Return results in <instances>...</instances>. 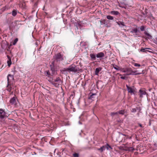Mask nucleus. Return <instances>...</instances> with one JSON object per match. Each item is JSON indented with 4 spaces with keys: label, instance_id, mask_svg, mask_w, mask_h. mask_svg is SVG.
<instances>
[{
    "label": "nucleus",
    "instance_id": "nucleus-1",
    "mask_svg": "<svg viewBox=\"0 0 157 157\" xmlns=\"http://www.w3.org/2000/svg\"><path fill=\"white\" fill-rule=\"evenodd\" d=\"M54 60L52 63V64L54 66H55L58 63L59 60V53H57L55 54L54 57Z\"/></svg>",
    "mask_w": 157,
    "mask_h": 157
},
{
    "label": "nucleus",
    "instance_id": "nucleus-2",
    "mask_svg": "<svg viewBox=\"0 0 157 157\" xmlns=\"http://www.w3.org/2000/svg\"><path fill=\"white\" fill-rule=\"evenodd\" d=\"M7 113L5 111L4 109H0V119H3L4 118L7 116Z\"/></svg>",
    "mask_w": 157,
    "mask_h": 157
},
{
    "label": "nucleus",
    "instance_id": "nucleus-3",
    "mask_svg": "<svg viewBox=\"0 0 157 157\" xmlns=\"http://www.w3.org/2000/svg\"><path fill=\"white\" fill-rule=\"evenodd\" d=\"M68 70L71 71L76 72L80 71L79 68L77 66H72L68 68Z\"/></svg>",
    "mask_w": 157,
    "mask_h": 157
},
{
    "label": "nucleus",
    "instance_id": "nucleus-4",
    "mask_svg": "<svg viewBox=\"0 0 157 157\" xmlns=\"http://www.w3.org/2000/svg\"><path fill=\"white\" fill-rule=\"evenodd\" d=\"M17 98L16 96L11 98L10 100V103L13 105H16L17 104Z\"/></svg>",
    "mask_w": 157,
    "mask_h": 157
},
{
    "label": "nucleus",
    "instance_id": "nucleus-5",
    "mask_svg": "<svg viewBox=\"0 0 157 157\" xmlns=\"http://www.w3.org/2000/svg\"><path fill=\"white\" fill-rule=\"evenodd\" d=\"M140 32L139 30L136 27L134 29H132L130 31V33L133 34V35H137L138 32Z\"/></svg>",
    "mask_w": 157,
    "mask_h": 157
},
{
    "label": "nucleus",
    "instance_id": "nucleus-6",
    "mask_svg": "<svg viewBox=\"0 0 157 157\" xmlns=\"http://www.w3.org/2000/svg\"><path fill=\"white\" fill-rule=\"evenodd\" d=\"M8 83H11V82L13 80V75L9 74L8 75L7 77Z\"/></svg>",
    "mask_w": 157,
    "mask_h": 157
},
{
    "label": "nucleus",
    "instance_id": "nucleus-7",
    "mask_svg": "<svg viewBox=\"0 0 157 157\" xmlns=\"http://www.w3.org/2000/svg\"><path fill=\"white\" fill-rule=\"evenodd\" d=\"M110 13L112 15L115 16L119 15L120 14L119 12L117 11H111L110 12Z\"/></svg>",
    "mask_w": 157,
    "mask_h": 157
},
{
    "label": "nucleus",
    "instance_id": "nucleus-8",
    "mask_svg": "<svg viewBox=\"0 0 157 157\" xmlns=\"http://www.w3.org/2000/svg\"><path fill=\"white\" fill-rule=\"evenodd\" d=\"M104 54L102 52H100L96 55V57L98 58H102L104 56Z\"/></svg>",
    "mask_w": 157,
    "mask_h": 157
},
{
    "label": "nucleus",
    "instance_id": "nucleus-9",
    "mask_svg": "<svg viewBox=\"0 0 157 157\" xmlns=\"http://www.w3.org/2000/svg\"><path fill=\"white\" fill-rule=\"evenodd\" d=\"M149 49H151L149 48H141L140 50V51L141 52L146 53L147 52H150L148 50Z\"/></svg>",
    "mask_w": 157,
    "mask_h": 157
},
{
    "label": "nucleus",
    "instance_id": "nucleus-10",
    "mask_svg": "<svg viewBox=\"0 0 157 157\" xmlns=\"http://www.w3.org/2000/svg\"><path fill=\"white\" fill-rule=\"evenodd\" d=\"M139 92L140 93V97L141 98L143 97V95H145L146 94V93L145 91L141 90H139Z\"/></svg>",
    "mask_w": 157,
    "mask_h": 157
},
{
    "label": "nucleus",
    "instance_id": "nucleus-11",
    "mask_svg": "<svg viewBox=\"0 0 157 157\" xmlns=\"http://www.w3.org/2000/svg\"><path fill=\"white\" fill-rule=\"evenodd\" d=\"M126 87L127 89V90L128 92L130 93H134V91L132 88L129 87L127 85H126Z\"/></svg>",
    "mask_w": 157,
    "mask_h": 157
},
{
    "label": "nucleus",
    "instance_id": "nucleus-12",
    "mask_svg": "<svg viewBox=\"0 0 157 157\" xmlns=\"http://www.w3.org/2000/svg\"><path fill=\"white\" fill-rule=\"evenodd\" d=\"M13 85L12 83H8L7 86V90L8 91L10 92L12 90V86Z\"/></svg>",
    "mask_w": 157,
    "mask_h": 157
},
{
    "label": "nucleus",
    "instance_id": "nucleus-13",
    "mask_svg": "<svg viewBox=\"0 0 157 157\" xmlns=\"http://www.w3.org/2000/svg\"><path fill=\"white\" fill-rule=\"evenodd\" d=\"M137 71H133L132 69L131 70V73L130 74H131V75H140L141 74V73H137Z\"/></svg>",
    "mask_w": 157,
    "mask_h": 157
},
{
    "label": "nucleus",
    "instance_id": "nucleus-14",
    "mask_svg": "<svg viewBox=\"0 0 157 157\" xmlns=\"http://www.w3.org/2000/svg\"><path fill=\"white\" fill-rule=\"evenodd\" d=\"M59 80V78H57L55 80V82H53V84L56 87H58L59 85V84L56 82Z\"/></svg>",
    "mask_w": 157,
    "mask_h": 157
},
{
    "label": "nucleus",
    "instance_id": "nucleus-15",
    "mask_svg": "<svg viewBox=\"0 0 157 157\" xmlns=\"http://www.w3.org/2000/svg\"><path fill=\"white\" fill-rule=\"evenodd\" d=\"M101 68L98 67L96 69L95 71V74L96 75H98L99 72L101 70Z\"/></svg>",
    "mask_w": 157,
    "mask_h": 157
},
{
    "label": "nucleus",
    "instance_id": "nucleus-16",
    "mask_svg": "<svg viewBox=\"0 0 157 157\" xmlns=\"http://www.w3.org/2000/svg\"><path fill=\"white\" fill-rule=\"evenodd\" d=\"M132 69L131 68H127V73L126 74H124V75H131V74H129L131 73Z\"/></svg>",
    "mask_w": 157,
    "mask_h": 157
},
{
    "label": "nucleus",
    "instance_id": "nucleus-17",
    "mask_svg": "<svg viewBox=\"0 0 157 157\" xmlns=\"http://www.w3.org/2000/svg\"><path fill=\"white\" fill-rule=\"evenodd\" d=\"M61 92H60V95L62 96V97L61 98V100H64V98L63 97L64 95V93L63 92V91L62 89V87H61Z\"/></svg>",
    "mask_w": 157,
    "mask_h": 157
},
{
    "label": "nucleus",
    "instance_id": "nucleus-18",
    "mask_svg": "<svg viewBox=\"0 0 157 157\" xmlns=\"http://www.w3.org/2000/svg\"><path fill=\"white\" fill-rule=\"evenodd\" d=\"M91 59L93 60H95L96 59V56L94 54H91L90 55Z\"/></svg>",
    "mask_w": 157,
    "mask_h": 157
},
{
    "label": "nucleus",
    "instance_id": "nucleus-19",
    "mask_svg": "<svg viewBox=\"0 0 157 157\" xmlns=\"http://www.w3.org/2000/svg\"><path fill=\"white\" fill-rule=\"evenodd\" d=\"M105 149V146H103L101 147L100 148L98 149V150L99 151L101 152H102L104 151Z\"/></svg>",
    "mask_w": 157,
    "mask_h": 157
},
{
    "label": "nucleus",
    "instance_id": "nucleus-20",
    "mask_svg": "<svg viewBox=\"0 0 157 157\" xmlns=\"http://www.w3.org/2000/svg\"><path fill=\"white\" fill-rule=\"evenodd\" d=\"M7 57L9 59V60L7 61V63H8V66H10L11 64V61L10 57L9 56H7Z\"/></svg>",
    "mask_w": 157,
    "mask_h": 157
},
{
    "label": "nucleus",
    "instance_id": "nucleus-21",
    "mask_svg": "<svg viewBox=\"0 0 157 157\" xmlns=\"http://www.w3.org/2000/svg\"><path fill=\"white\" fill-rule=\"evenodd\" d=\"M144 34L146 35V36L147 37V38L149 39L151 38H152V36L149 33H148L146 31H145L144 32Z\"/></svg>",
    "mask_w": 157,
    "mask_h": 157
},
{
    "label": "nucleus",
    "instance_id": "nucleus-22",
    "mask_svg": "<svg viewBox=\"0 0 157 157\" xmlns=\"http://www.w3.org/2000/svg\"><path fill=\"white\" fill-rule=\"evenodd\" d=\"M117 24L119 25L121 27H123L125 26L124 25V23L123 22H121L120 21H119L118 22H117Z\"/></svg>",
    "mask_w": 157,
    "mask_h": 157
},
{
    "label": "nucleus",
    "instance_id": "nucleus-23",
    "mask_svg": "<svg viewBox=\"0 0 157 157\" xmlns=\"http://www.w3.org/2000/svg\"><path fill=\"white\" fill-rule=\"evenodd\" d=\"M59 61H62L64 60V59L65 58V56H63V55H62L60 53H59Z\"/></svg>",
    "mask_w": 157,
    "mask_h": 157
},
{
    "label": "nucleus",
    "instance_id": "nucleus-24",
    "mask_svg": "<svg viewBox=\"0 0 157 157\" xmlns=\"http://www.w3.org/2000/svg\"><path fill=\"white\" fill-rule=\"evenodd\" d=\"M106 18L109 20H113L114 19V17L110 15H107L106 16Z\"/></svg>",
    "mask_w": 157,
    "mask_h": 157
},
{
    "label": "nucleus",
    "instance_id": "nucleus-25",
    "mask_svg": "<svg viewBox=\"0 0 157 157\" xmlns=\"http://www.w3.org/2000/svg\"><path fill=\"white\" fill-rule=\"evenodd\" d=\"M105 148H106L108 150H109L110 149H112V148L111 147V146L107 144H106V145H105Z\"/></svg>",
    "mask_w": 157,
    "mask_h": 157
},
{
    "label": "nucleus",
    "instance_id": "nucleus-26",
    "mask_svg": "<svg viewBox=\"0 0 157 157\" xmlns=\"http://www.w3.org/2000/svg\"><path fill=\"white\" fill-rule=\"evenodd\" d=\"M96 95L95 94H93L91 95H90V96L89 97V98L90 99H91L92 100H93V98H94V96H95Z\"/></svg>",
    "mask_w": 157,
    "mask_h": 157
},
{
    "label": "nucleus",
    "instance_id": "nucleus-27",
    "mask_svg": "<svg viewBox=\"0 0 157 157\" xmlns=\"http://www.w3.org/2000/svg\"><path fill=\"white\" fill-rule=\"evenodd\" d=\"M17 14V11L16 10H14L12 12V15L13 16H15Z\"/></svg>",
    "mask_w": 157,
    "mask_h": 157
},
{
    "label": "nucleus",
    "instance_id": "nucleus-28",
    "mask_svg": "<svg viewBox=\"0 0 157 157\" xmlns=\"http://www.w3.org/2000/svg\"><path fill=\"white\" fill-rule=\"evenodd\" d=\"M45 74L46 76H48V77H49L50 75L49 71H46L45 73Z\"/></svg>",
    "mask_w": 157,
    "mask_h": 157
},
{
    "label": "nucleus",
    "instance_id": "nucleus-29",
    "mask_svg": "<svg viewBox=\"0 0 157 157\" xmlns=\"http://www.w3.org/2000/svg\"><path fill=\"white\" fill-rule=\"evenodd\" d=\"M145 29V27L143 25L141 26H140V30L142 31H144Z\"/></svg>",
    "mask_w": 157,
    "mask_h": 157
},
{
    "label": "nucleus",
    "instance_id": "nucleus-30",
    "mask_svg": "<svg viewBox=\"0 0 157 157\" xmlns=\"http://www.w3.org/2000/svg\"><path fill=\"white\" fill-rule=\"evenodd\" d=\"M125 113V110H120L118 112V113L121 114H124Z\"/></svg>",
    "mask_w": 157,
    "mask_h": 157
},
{
    "label": "nucleus",
    "instance_id": "nucleus-31",
    "mask_svg": "<svg viewBox=\"0 0 157 157\" xmlns=\"http://www.w3.org/2000/svg\"><path fill=\"white\" fill-rule=\"evenodd\" d=\"M138 109V107H136V108H132L131 110V112L132 113H135L136 111V110Z\"/></svg>",
    "mask_w": 157,
    "mask_h": 157
},
{
    "label": "nucleus",
    "instance_id": "nucleus-32",
    "mask_svg": "<svg viewBox=\"0 0 157 157\" xmlns=\"http://www.w3.org/2000/svg\"><path fill=\"white\" fill-rule=\"evenodd\" d=\"M118 114V112H112L110 115L111 116H113L115 115H117Z\"/></svg>",
    "mask_w": 157,
    "mask_h": 157
},
{
    "label": "nucleus",
    "instance_id": "nucleus-33",
    "mask_svg": "<svg viewBox=\"0 0 157 157\" xmlns=\"http://www.w3.org/2000/svg\"><path fill=\"white\" fill-rule=\"evenodd\" d=\"M18 40V38H16L14 41L13 42V45H15L16 44V43H17V42Z\"/></svg>",
    "mask_w": 157,
    "mask_h": 157
},
{
    "label": "nucleus",
    "instance_id": "nucleus-34",
    "mask_svg": "<svg viewBox=\"0 0 157 157\" xmlns=\"http://www.w3.org/2000/svg\"><path fill=\"white\" fill-rule=\"evenodd\" d=\"M128 150L129 151H133V150H134V149L133 147H128Z\"/></svg>",
    "mask_w": 157,
    "mask_h": 157
},
{
    "label": "nucleus",
    "instance_id": "nucleus-35",
    "mask_svg": "<svg viewBox=\"0 0 157 157\" xmlns=\"http://www.w3.org/2000/svg\"><path fill=\"white\" fill-rule=\"evenodd\" d=\"M74 96H75L74 94L73 93H72V94H71V95L70 96V97H69V98H70V99L71 98L72 99H73L74 98Z\"/></svg>",
    "mask_w": 157,
    "mask_h": 157
},
{
    "label": "nucleus",
    "instance_id": "nucleus-36",
    "mask_svg": "<svg viewBox=\"0 0 157 157\" xmlns=\"http://www.w3.org/2000/svg\"><path fill=\"white\" fill-rule=\"evenodd\" d=\"M73 156L74 157H78V154L76 153H74L73 154Z\"/></svg>",
    "mask_w": 157,
    "mask_h": 157
},
{
    "label": "nucleus",
    "instance_id": "nucleus-37",
    "mask_svg": "<svg viewBox=\"0 0 157 157\" xmlns=\"http://www.w3.org/2000/svg\"><path fill=\"white\" fill-rule=\"evenodd\" d=\"M113 68L116 70H119V67L118 66L116 65L115 66H113Z\"/></svg>",
    "mask_w": 157,
    "mask_h": 157
},
{
    "label": "nucleus",
    "instance_id": "nucleus-38",
    "mask_svg": "<svg viewBox=\"0 0 157 157\" xmlns=\"http://www.w3.org/2000/svg\"><path fill=\"white\" fill-rule=\"evenodd\" d=\"M105 21V20H101L100 21V22H101V24L102 25L103 24H104Z\"/></svg>",
    "mask_w": 157,
    "mask_h": 157
},
{
    "label": "nucleus",
    "instance_id": "nucleus-39",
    "mask_svg": "<svg viewBox=\"0 0 157 157\" xmlns=\"http://www.w3.org/2000/svg\"><path fill=\"white\" fill-rule=\"evenodd\" d=\"M134 66L135 67H140V64L137 63H135L134 64Z\"/></svg>",
    "mask_w": 157,
    "mask_h": 157
},
{
    "label": "nucleus",
    "instance_id": "nucleus-40",
    "mask_svg": "<svg viewBox=\"0 0 157 157\" xmlns=\"http://www.w3.org/2000/svg\"><path fill=\"white\" fill-rule=\"evenodd\" d=\"M57 151V152H56V154L58 155L59 152H58V149H55V151H54V154L55 155L56 152Z\"/></svg>",
    "mask_w": 157,
    "mask_h": 157
},
{
    "label": "nucleus",
    "instance_id": "nucleus-41",
    "mask_svg": "<svg viewBox=\"0 0 157 157\" xmlns=\"http://www.w3.org/2000/svg\"><path fill=\"white\" fill-rule=\"evenodd\" d=\"M51 138V137H46V138H44V140L47 142V141L46 140V139H50Z\"/></svg>",
    "mask_w": 157,
    "mask_h": 157
},
{
    "label": "nucleus",
    "instance_id": "nucleus-42",
    "mask_svg": "<svg viewBox=\"0 0 157 157\" xmlns=\"http://www.w3.org/2000/svg\"><path fill=\"white\" fill-rule=\"evenodd\" d=\"M123 72L125 73H127V68L126 69H125L124 70V71H123Z\"/></svg>",
    "mask_w": 157,
    "mask_h": 157
},
{
    "label": "nucleus",
    "instance_id": "nucleus-43",
    "mask_svg": "<svg viewBox=\"0 0 157 157\" xmlns=\"http://www.w3.org/2000/svg\"><path fill=\"white\" fill-rule=\"evenodd\" d=\"M121 78L123 79H125V77L124 76H121Z\"/></svg>",
    "mask_w": 157,
    "mask_h": 157
},
{
    "label": "nucleus",
    "instance_id": "nucleus-44",
    "mask_svg": "<svg viewBox=\"0 0 157 157\" xmlns=\"http://www.w3.org/2000/svg\"><path fill=\"white\" fill-rule=\"evenodd\" d=\"M139 126L140 127H142V125L141 124H139Z\"/></svg>",
    "mask_w": 157,
    "mask_h": 157
},
{
    "label": "nucleus",
    "instance_id": "nucleus-45",
    "mask_svg": "<svg viewBox=\"0 0 157 157\" xmlns=\"http://www.w3.org/2000/svg\"><path fill=\"white\" fill-rule=\"evenodd\" d=\"M15 72H16V71L15 70H14V74H15Z\"/></svg>",
    "mask_w": 157,
    "mask_h": 157
},
{
    "label": "nucleus",
    "instance_id": "nucleus-46",
    "mask_svg": "<svg viewBox=\"0 0 157 157\" xmlns=\"http://www.w3.org/2000/svg\"><path fill=\"white\" fill-rule=\"evenodd\" d=\"M121 75H121V74H120V76H121Z\"/></svg>",
    "mask_w": 157,
    "mask_h": 157
},
{
    "label": "nucleus",
    "instance_id": "nucleus-47",
    "mask_svg": "<svg viewBox=\"0 0 157 157\" xmlns=\"http://www.w3.org/2000/svg\"><path fill=\"white\" fill-rule=\"evenodd\" d=\"M3 65H2V67L1 68H2L3 67Z\"/></svg>",
    "mask_w": 157,
    "mask_h": 157
},
{
    "label": "nucleus",
    "instance_id": "nucleus-48",
    "mask_svg": "<svg viewBox=\"0 0 157 157\" xmlns=\"http://www.w3.org/2000/svg\"><path fill=\"white\" fill-rule=\"evenodd\" d=\"M154 145H156V144H154Z\"/></svg>",
    "mask_w": 157,
    "mask_h": 157
}]
</instances>
